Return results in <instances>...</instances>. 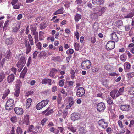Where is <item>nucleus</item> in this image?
<instances>
[{
    "mask_svg": "<svg viewBox=\"0 0 134 134\" xmlns=\"http://www.w3.org/2000/svg\"><path fill=\"white\" fill-rule=\"evenodd\" d=\"M18 0H12L11 3L12 5H14L18 2Z\"/></svg>",
    "mask_w": 134,
    "mask_h": 134,
    "instance_id": "69168bd1",
    "label": "nucleus"
},
{
    "mask_svg": "<svg viewBox=\"0 0 134 134\" xmlns=\"http://www.w3.org/2000/svg\"><path fill=\"white\" fill-rule=\"evenodd\" d=\"M9 22L10 21L9 20H7L5 21L4 24L3 29H4L5 28L7 27L8 26Z\"/></svg>",
    "mask_w": 134,
    "mask_h": 134,
    "instance_id": "a18cd8bd",
    "label": "nucleus"
},
{
    "mask_svg": "<svg viewBox=\"0 0 134 134\" xmlns=\"http://www.w3.org/2000/svg\"><path fill=\"white\" fill-rule=\"evenodd\" d=\"M115 47V43L114 41H109L106 46V49L108 51L113 49Z\"/></svg>",
    "mask_w": 134,
    "mask_h": 134,
    "instance_id": "39448f33",
    "label": "nucleus"
},
{
    "mask_svg": "<svg viewBox=\"0 0 134 134\" xmlns=\"http://www.w3.org/2000/svg\"><path fill=\"white\" fill-rule=\"evenodd\" d=\"M86 132V128L85 127H80L79 129V132L80 134H85Z\"/></svg>",
    "mask_w": 134,
    "mask_h": 134,
    "instance_id": "a878e982",
    "label": "nucleus"
},
{
    "mask_svg": "<svg viewBox=\"0 0 134 134\" xmlns=\"http://www.w3.org/2000/svg\"><path fill=\"white\" fill-rule=\"evenodd\" d=\"M14 75L13 74L8 76L7 78V81L8 83H10L12 82L14 79Z\"/></svg>",
    "mask_w": 134,
    "mask_h": 134,
    "instance_id": "a211bd4d",
    "label": "nucleus"
},
{
    "mask_svg": "<svg viewBox=\"0 0 134 134\" xmlns=\"http://www.w3.org/2000/svg\"><path fill=\"white\" fill-rule=\"evenodd\" d=\"M44 34V33L43 32L41 31L39 32V38L40 41L43 40V39L42 38V37L43 36Z\"/></svg>",
    "mask_w": 134,
    "mask_h": 134,
    "instance_id": "58836bf2",
    "label": "nucleus"
},
{
    "mask_svg": "<svg viewBox=\"0 0 134 134\" xmlns=\"http://www.w3.org/2000/svg\"><path fill=\"white\" fill-rule=\"evenodd\" d=\"M81 18V15L77 13L75 15L74 19L76 22H78Z\"/></svg>",
    "mask_w": 134,
    "mask_h": 134,
    "instance_id": "2f4dec72",
    "label": "nucleus"
},
{
    "mask_svg": "<svg viewBox=\"0 0 134 134\" xmlns=\"http://www.w3.org/2000/svg\"><path fill=\"white\" fill-rule=\"evenodd\" d=\"M85 91L82 87H79L77 89L76 95L77 97H81L85 94Z\"/></svg>",
    "mask_w": 134,
    "mask_h": 134,
    "instance_id": "0eeeda50",
    "label": "nucleus"
},
{
    "mask_svg": "<svg viewBox=\"0 0 134 134\" xmlns=\"http://www.w3.org/2000/svg\"><path fill=\"white\" fill-rule=\"evenodd\" d=\"M32 101V100L31 98H29L27 99L26 105V108H29L31 105Z\"/></svg>",
    "mask_w": 134,
    "mask_h": 134,
    "instance_id": "cd10ccee",
    "label": "nucleus"
},
{
    "mask_svg": "<svg viewBox=\"0 0 134 134\" xmlns=\"http://www.w3.org/2000/svg\"><path fill=\"white\" fill-rule=\"evenodd\" d=\"M45 24L44 23H43L41 24L40 25V27L41 29H43L45 28L44 26Z\"/></svg>",
    "mask_w": 134,
    "mask_h": 134,
    "instance_id": "0e129e2a",
    "label": "nucleus"
},
{
    "mask_svg": "<svg viewBox=\"0 0 134 134\" xmlns=\"http://www.w3.org/2000/svg\"><path fill=\"white\" fill-rule=\"evenodd\" d=\"M118 92V90L117 89H115L112 91L110 92V96L112 97L113 99H115L116 98V95Z\"/></svg>",
    "mask_w": 134,
    "mask_h": 134,
    "instance_id": "412c9836",
    "label": "nucleus"
},
{
    "mask_svg": "<svg viewBox=\"0 0 134 134\" xmlns=\"http://www.w3.org/2000/svg\"><path fill=\"white\" fill-rule=\"evenodd\" d=\"M116 24L118 26H122L123 25V23L122 21L119 20L116 22Z\"/></svg>",
    "mask_w": 134,
    "mask_h": 134,
    "instance_id": "a19ab883",
    "label": "nucleus"
},
{
    "mask_svg": "<svg viewBox=\"0 0 134 134\" xmlns=\"http://www.w3.org/2000/svg\"><path fill=\"white\" fill-rule=\"evenodd\" d=\"M16 58L18 60L20 59L16 64L17 67L18 69V71L20 72L21 70L24 66L26 63V60L24 57L22 56L21 54H19L17 55L16 57Z\"/></svg>",
    "mask_w": 134,
    "mask_h": 134,
    "instance_id": "f257e3e1",
    "label": "nucleus"
},
{
    "mask_svg": "<svg viewBox=\"0 0 134 134\" xmlns=\"http://www.w3.org/2000/svg\"><path fill=\"white\" fill-rule=\"evenodd\" d=\"M98 124L100 126L103 128H106L108 125V123L106 122L105 120L103 119H101L99 120Z\"/></svg>",
    "mask_w": 134,
    "mask_h": 134,
    "instance_id": "1a4fd4ad",
    "label": "nucleus"
},
{
    "mask_svg": "<svg viewBox=\"0 0 134 134\" xmlns=\"http://www.w3.org/2000/svg\"><path fill=\"white\" fill-rule=\"evenodd\" d=\"M70 73L71 74V76L72 79H73L75 77V71H74L73 70H70Z\"/></svg>",
    "mask_w": 134,
    "mask_h": 134,
    "instance_id": "de8ad7c7",
    "label": "nucleus"
},
{
    "mask_svg": "<svg viewBox=\"0 0 134 134\" xmlns=\"http://www.w3.org/2000/svg\"><path fill=\"white\" fill-rule=\"evenodd\" d=\"M91 63L90 61L88 60L83 61L81 63L82 68L84 70L89 69L91 67Z\"/></svg>",
    "mask_w": 134,
    "mask_h": 134,
    "instance_id": "20e7f679",
    "label": "nucleus"
},
{
    "mask_svg": "<svg viewBox=\"0 0 134 134\" xmlns=\"http://www.w3.org/2000/svg\"><path fill=\"white\" fill-rule=\"evenodd\" d=\"M20 94L19 89L18 88L16 89L14 93V95L16 97H18L19 96Z\"/></svg>",
    "mask_w": 134,
    "mask_h": 134,
    "instance_id": "49530a36",
    "label": "nucleus"
},
{
    "mask_svg": "<svg viewBox=\"0 0 134 134\" xmlns=\"http://www.w3.org/2000/svg\"><path fill=\"white\" fill-rule=\"evenodd\" d=\"M74 45L75 50L77 51L79 50V45L77 43H74Z\"/></svg>",
    "mask_w": 134,
    "mask_h": 134,
    "instance_id": "37998d69",
    "label": "nucleus"
},
{
    "mask_svg": "<svg viewBox=\"0 0 134 134\" xmlns=\"http://www.w3.org/2000/svg\"><path fill=\"white\" fill-rule=\"evenodd\" d=\"M53 112V109H50V108L48 107L45 110L42 112V114H44L46 116H48Z\"/></svg>",
    "mask_w": 134,
    "mask_h": 134,
    "instance_id": "ddd939ff",
    "label": "nucleus"
},
{
    "mask_svg": "<svg viewBox=\"0 0 134 134\" xmlns=\"http://www.w3.org/2000/svg\"><path fill=\"white\" fill-rule=\"evenodd\" d=\"M28 38L29 42L31 45H34V42L33 38L31 35L29 34L28 35Z\"/></svg>",
    "mask_w": 134,
    "mask_h": 134,
    "instance_id": "c756f323",
    "label": "nucleus"
},
{
    "mask_svg": "<svg viewBox=\"0 0 134 134\" xmlns=\"http://www.w3.org/2000/svg\"><path fill=\"white\" fill-rule=\"evenodd\" d=\"M20 24L18 23L16 24L15 27H14L12 31L14 32H17L20 28Z\"/></svg>",
    "mask_w": 134,
    "mask_h": 134,
    "instance_id": "bb28decb",
    "label": "nucleus"
},
{
    "mask_svg": "<svg viewBox=\"0 0 134 134\" xmlns=\"http://www.w3.org/2000/svg\"><path fill=\"white\" fill-rule=\"evenodd\" d=\"M120 59L121 61L124 62H125L126 59V55L124 54H123L120 57Z\"/></svg>",
    "mask_w": 134,
    "mask_h": 134,
    "instance_id": "4c0bfd02",
    "label": "nucleus"
},
{
    "mask_svg": "<svg viewBox=\"0 0 134 134\" xmlns=\"http://www.w3.org/2000/svg\"><path fill=\"white\" fill-rule=\"evenodd\" d=\"M111 36L112 38V39L113 40V41H114V42L115 41L116 42L118 41V36L116 32H113L111 34Z\"/></svg>",
    "mask_w": 134,
    "mask_h": 134,
    "instance_id": "f3484780",
    "label": "nucleus"
},
{
    "mask_svg": "<svg viewBox=\"0 0 134 134\" xmlns=\"http://www.w3.org/2000/svg\"><path fill=\"white\" fill-rule=\"evenodd\" d=\"M27 68L26 67H25L24 68L21 72V73L20 75V78H24L25 77V76L27 72Z\"/></svg>",
    "mask_w": 134,
    "mask_h": 134,
    "instance_id": "aec40b11",
    "label": "nucleus"
},
{
    "mask_svg": "<svg viewBox=\"0 0 134 134\" xmlns=\"http://www.w3.org/2000/svg\"><path fill=\"white\" fill-rule=\"evenodd\" d=\"M31 57H30L29 58L27 65V66H28L31 64Z\"/></svg>",
    "mask_w": 134,
    "mask_h": 134,
    "instance_id": "4d7b16f0",
    "label": "nucleus"
},
{
    "mask_svg": "<svg viewBox=\"0 0 134 134\" xmlns=\"http://www.w3.org/2000/svg\"><path fill=\"white\" fill-rule=\"evenodd\" d=\"M64 83V80H61L59 81V85L60 87H62L63 86Z\"/></svg>",
    "mask_w": 134,
    "mask_h": 134,
    "instance_id": "09e8293b",
    "label": "nucleus"
},
{
    "mask_svg": "<svg viewBox=\"0 0 134 134\" xmlns=\"http://www.w3.org/2000/svg\"><path fill=\"white\" fill-rule=\"evenodd\" d=\"M55 130V129L53 127H52L49 129V131L50 132H53L55 133L58 134L59 133V131L58 130H57V131L56 132L54 131Z\"/></svg>",
    "mask_w": 134,
    "mask_h": 134,
    "instance_id": "c03bdc74",
    "label": "nucleus"
},
{
    "mask_svg": "<svg viewBox=\"0 0 134 134\" xmlns=\"http://www.w3.org/2000/svg\"><path fill=\"white\" fill-rule=\"evenodd\" d=\"M80 115L77 113H74L72 114L71 119L74 121L79 119L80 118Z\"/></svg>",
    "mask_w": 134,
    "mask_h": 134,
    "instance_id": "9b49d317",
    "label": "nucleus"
},
{
    "mask_svg": "<svg viewBox=\"0 0 134 134\" xmlns=\"http://www.w3.org/2000/svg\"><path fill=\"white\" fill-rule=\"evenodd\" d=\"M107 102L108 104L110 105L112 104L113 103V100H112L110 98H108Z\"/></svg>",
    "mask_w": 134,
    "mask_h": 134,
    "instance_id": "864d4df0",
    "label": "nucleus"
},
{
    "mask_svg": "<svg viewBox=\"0 0 134 134\" xmlns=\"http://www.w3.org/2000/svg\"><path fill=\"white\" fill-rule=\"evenodd\" d=\"M29 116L28 115H26L24 116V122L26 124H28L29 120Z\"/></svg>",
    "mask_w": 134,
    "mask_h": 134,
    "instance_id": "f704fd0d",
    "label": "nucleus"
},
{
    "mask_svg": "<svg viewBox=\"0 0 134 134\" xmlns=\"http://www.w3.org/2000/svg\"><path fill=\"white\" fill-rule=\"evenodd\" d=\"M26 48V53L28 54L31 50V46L30 44L27 46Z\"/></svg>",
    "mask_w": 134,
    "mask_h": 134,
    "instance_id": "3c124183",
    "label": "nucleus"
},
{
    "mask_svg": "<svg viewBox=\"0 0 134 134\" xmlns=\"http://www.w3.org/2000/svg\"><path fill=\"white\" fill-rule=\"evenodd\" d=\"M134 15V13L133 12L129 13L126 16H124V18H130L133 17Z\"/></svg>",
    "mask_w": 134,
    "mask_h": 134,
    "instance_id": "c9c22d12",
    "label": "nucleus"
},
{
    "mask_svg": "<svg viewBox=\"0 0 134 134\" xmlns=\"http://www.w3.org/2000/svg\"><path fill=\"white\" fill-rule=\"evenodd\" d=\"M94 10V12L91 15L92 18L93 19H95L97 18L98 16H100L98 14V11H96Z\"/></svg>",
    "mask_w": 134,
    "mask_h": 134,
    "instance_id": "b1692460",
    "label": "nucleus"
},
{
    "mask_svg": "<svg viewBox=\"0 0 134 134\" xmlns=\"http://www.w3.org/2000/svg\"><path fill=\"white\" fill-rule=\"evenodd\" d=\"M10 120L13 123H15L16 121L17 118L16 117H13L10 119Z\"/></svg>",
    "mask_w": 134,
    "mask_h": 134,
    "instance_id": "603ef678",
    "label": "nucleus"
},
{
    "mask_svg": "<svg viewBox=\"0 0 134 134\" xmlns=\"http://www.w3.org/2000/svg\"><path fill=\"white\" fill-rule=\"evenodd\" d=\"M60 92L63 94V98H64L67 96V93L65 91L64 89L62 88L60 90Z\"/></svg>",
    "mask_w": 134,
    "mask_h": 134,
    "instance_id": "7c9ffc66",
    "label": "nucleus"
},
{
    "mask_svg": "<svg viewBox=\"0 0 134 134\" xmlns=\"http://www.w3.org/2000/svg\"><path fill=\"white\" fill-rule=\"evenodd\" d=\"M124 91V89L123 87H122L120 88L118 93L116 94V97H117L120 95H121L123 93Z\"/></svg>",
    "mask_w": 134,
    "mask_h": 134,
    "instance_id": "393cba45",
    "label": "nucleus"
},
{
    "mask_svg": "<svg viewBox=\"0 0 134 134\" xmlns=\"http://www.w3.org/2000/svg\"><path fill=\"white\" fill-rule=\"evenodd\" d=\"M49 101L48 100H42L38 103L36 106L37 110H40L46 106L48 103Z\"/></svg>",
    "mask_w": 134,
    "mask_h": 134,
    "instance_id": "7ed1b4c3",
    "label": "nucleus"
},
{
    "mask_svg": "<svg viewBox=\"0 0 134 134\" xmlns=\"http://www.w3.org/2000/svg\"><path fill=\"white\" fill-rule=\"evenodd\" d=\"M36 46L40 50H41L42 49L41 48V45L40 42H38L36 44Z\"/></svg>",
    "mask_w": 134,
    "mask_h": 134,
    "instance_id": "6e6d98bb",
    "label": "nucleus"
},
{
    "mask_svg": "<svg viewBox=\"0 0 134 134\" xmlns=\"http://www.w3.org/2000/svg\"><path fill=\"white\" fill-rule=\"evenodd\" d=\"M4 56L5 58L8 60L10 59L12 56V53L10 50H8L7 51Z\"/></svg>",
    "mask_w": 134,
    "mask_h": 134,
    "instance_id": "6ab92c4d",
    "label": "nucleus"
},
{
    "mask_svg": "<svg viewBox=\"0 0 134 134\" xmlns=\"http://www.w3.org/2000/svg\"><path fill=\"white\" fill-rule=\"evenodd\" d=\"M106 108L104 103L103 102H100L98 104L97 108V111L99 112H103Z\"/></svg>",
    "mask_w": 134,
    "mask_h": 134,
    "instance_id": "6e6552de",
    "label": "nucleus"
},
{
    "mask_svg": "<svg viewBox=\"0 0 134 134\" xmlns=\"http://www.w3.org/2000/svg\"><path fill=\"white\" fill-rule=\"evenodd\" d=\"M18 134H21L22 132L21 129L19 127H18L16 130Z\"/></svg>",
    "mask_w": 134,
    "mask_h": 134,
    "instance_id": "8fccbe9b",
    "label": "nucleus"
},
{
    "mask_svg": "<svg viewBox=\"0 0 134 134\" xmlns=\"http://www.w3.org/2000/svg\"><path fill=\"white\" fill-rule=\"evenodd\" d=\"M34 129V126L33 125H30L29 127L28 130L27 131V132H32L33 133H35V132L34 131H33L32 130H33Z\"/></svg>",
    "mask_w": 134,
    "mask_h": 134,
    "instance_id": "e433bc0d",
    "label": "nucleus"
},
{
    "mask_svg": "<svg viewBox=\"0 0 134 134\" xmlns=\"http://www.w3.org/2000/svg\"><path fill=\"white\" fill-rule=\"evenodd\" d=\"M124 66L125 70H128L131 68V64L129 62H126L124 64Z\"/></svg>",
    "mask_w": 134,
    "mask_h": 134,
    "instance_id": "4be33fe9",
    "label": "nucleus"
},
{
    "mask_svg": "<svg viewBox=\"0 0 134 134\" xmlns=\"http://www.w3.org/2000/svg\"><path fill=\"white\" fill-rule=\"evenodd\" d=\"M14 38L12 37L7 38L5 40L6 44L7 45H11L14 42Z\"/></svg>",
    "mask_w": 134,
    "mask_h": 134,
    "instance_id": "dca6fc26",
    "label": "nucleus"
},
{
    "mask_svg": "<svg viewBox=\"0 0 134 134\" xmlns=\"http://www.w3.org/2000/svg\"><path fill=\"white\" fill-rule=\"evenodd\" d=\"M129 93L131 95H134V87H132L130 88L129 91Z\"/></svg>",
    "mask_w": 134,
    "mask_h": 134,
    "instance_id": "ea45409f",
    "label": "nucleus"
},
{
    "mask_svg": "<svg viewBox=\"0 0 134 134\" xmlns=\"http://www.w3.org/2000/svg\"><path fill=\"white\" fill-rule=\"evenodd\" d=\"M5 77V74L3 72H0V82H2Z\"/></svg>",
    "mask_w": 134,
    "mask_h": 134,
    "instance_id": "72a5a7b5",
    "label": "nucleus"
},
{
    "mask_svg": "<svg viewBox=\"0 0 134 134\" xmlns=\"http://www.w3.org/2000/svg\"><path fill=\"white\" fill-rule=\"evenodd\" d=\"M55 74L54 72L53 71H52V70L50 72L49 74V76L52 77H54V75Z\"/></svg>",
    "mask_w": 134,
    "mask_h": 134,
    "instance_id": "bf43d9fd",
    "label": "nucleus"
},
{
    "mask_svg": "<svg viewBox=\"0 0 134 134\" xmlns=\"http://www.w3.org/2000/svg\"><path fill=\"white\" fill-rule=\"evenodd\" d=\"M52 60L55 62H60L61 60V59L59 56H57L52 57Z\"/></svg>",
    "mask_w": 134,
    "mask_h": 134,
    "instance_id": "473e14b6",
    "label": "nucleus"
},
{
    "mask_svg": "<svg viewBox=\"0 0 134 134\" xmlns=\"http://www.w3.org/2000/svg\"><path fill=\"white\" fill-rule=\"evenodd\" d=\"M104 0H92V3L94 5H97L103 4Z\"/></svg>",
    "mask_w": 134,
    "mask_h": 134,
    "instance_id": "2eb2a0df",
    "label": "nucleus"
},
{
    "mask_svg": "<svg viewBox=\"0 0 134 134\" xmlns=\"http://www.w3.org/2000/svg\"><path fill=\"white\" fill-rule=\"evenodd\" d=\"M118 123L119 125L121 128H122L123 127V125L122 124V122L121 121L119 120L118 122Z\"/></svg>",
    "mask_w": 134,
    "mask_h": 134,
    "instance_id": "13d9d810",
    "label": "nucleus"
},
{
    "mask_svg": "<svg viewBox=\"0 0 134 134\" xmlns=\"http://www.w3.org/2000/svg\"><path fill=\"white\" fill-rule=\"evenodd\" d=\"M133 76V73H129L127 74V76L128 77H130Z\"/></svg>",
    "mask_w": 134,
    "mask_h": 134,
    "instance_id": "e2e57ef3",
    "label": "nucleus"
},
{
    "mask_svg": "<svg viewBox=\"0 0 134 134\" xmlns=\"http://www.w3.org/2000/svg\"><path fill=\"white\" fill-rule=\"evenodd\" d=\"M14 111L16 114L19 115H21L23 113V109L20 108H15L14 109Z\"/></svg>",
    "mask_w": 134,
    "mask_h": 134,
    "instance_id": "f8f14e48",
    "label": "nucleus"
},
{
    "mask_svg": "<svg viewBox=\"0 0 134 134\" xmlns=\"http://www.w3.org/2000/svg\"><path fill=\"white\" fill-rule=\"evenodd\" d=\"M52 81L51 79L45 78L42 80L41 83L42 84H47L49 85H52Z\"/></svg>",
    "mask_w": 134,
    "mask_h": 134,
    "instance_id": "4468645a",
    "label": "nucleus"
},
{
    "mask_svg": "<svg viewBox=\"0 0 134 134\" xmlns=\"http://www.w3.org/2000/svg\"><path fill=\"white\" fill-rule=\"evenodd\" d=\"M38 53V52L36 51H35L34 52L33 54V58H35L36 57Z\"/></svg>",
    "mask_w": 134,
    "mask_h": 134,
    "instance_id": "052dcab7",
    "label": "nucleus"
},
{
    "mask_svg": "<svg viewBox=\"0 0 134 134\" xmlns=\"http://www.w3.org/2000/svg\"><path fill=\"white\" fill-rule=\"evenodd\" d=\"M34 92L32 91H30L28 92L26 94V95L28 96L29 95H32L33 94Z\"/></svg>",
    "mask_w": 134,
    "mask_h": 134,
    "instance_id": "338daca9",
    "label": "nucleus"
},
{
    "mask_svg": "<svg viewBox=\"0 0 134 134\" xmlns=\"http://www.w3.org/2000/svg\"><path fill=\"white\" fill-rule=\"evenodd\" d=\"M106 9L107 8L105 7H101V6H96L94 9L96 11H98V15L101 16L104 12Z\"/></svg>",
    "mask_w": 134,
    "mask_h": 134,
    "instance_id": "423d86ee",
    "label": "nucleus"
},
{
    "mask_svg": "<svg viewBox=\"0 0 134 134\" xmlns=\"http://www.w3.org/2000/svg\"><path fill=\"white\" fill-rule=\"evenodd\" d=\"M63 8H62L61 9H59L53 13L54 15H57L59 14H62L63 13Z\"/></svg>",
    "mask_w": 134,
    "mask_h": 134,
    "instance_id": "c85d7f7f",
    "label": "nucleus"
},
{
    "mask_svg": "<svg viewBox=\"0 0 134 134\" xmlns=\"http://www.w3.org/2000/svg\"><path fill=\"white\" fill-rule=\"evenodd\" d=\"M108 81L107 80H104L102 81V84L106 87H108Z\"/></svg>",
    "mask_w": 134,
    "mask_h": 134,
    "instance_id": "79ce46f5",
    "label": "nucleus"
},
{
    "mask_svg": "<svg viewBox=\"0 0 134 134\" xmlns=\"http://www.w3.org/2000/svg\"><path fill=\"white\" fill-rule=\"evenodd\" d=\"M14 100L11 98H9L7 101L5 107L6 110H10L14 106Z\"/></svg>",
    "mask_w": 134,
    "mask_h": 134,
    "instance_id": "f03ea898",
    "label": "nucleus"
},
{
    "mask_svg": "<svg viewBox=\"0 0 134 134\" xmlns=\"http://www.w3.org/2000/svg\"><path fill=\"white\" fill-rule=\"evenodd\" d=\"M70 130L73 132L75 133L76 131V129L75 127H71L70 129Z\"/></svg>",
    "mask_w": 134,
    "mask_h": 134,
    "instance_id": "774afa93",
    "label": "nucleus"
},
{
    "mask_svg": "<svg viewBox=\"0 0 134 134\" xmlns=\"http://www.w3.org/2000/svg\"><path fill=\"white\" fill-rule=\"evenodd\" d=\"M31 33L35 36H38V32L36 31V27H32L31 28Z\"/></svg>",
    "mask_w": 134,
    "mask_h": 134,
    "instance_id": "5701e85b",
    "label": "nucleus"
},
{
    "mask_svg": "<svg viewBox=\"0 0 134 134\" xmlns=\"http://www.w3.org/2000/svg\"><path fill=\"white\" fill-rule=\"evenodd\" d=\"M11 70L14 73V75L16 74V72L17 70V69L16 68L12 67L11 69Z\"/></svg>",
    "mask_w": 134,
    "mask_h": 134,
    "instance_id": "680f3d73",
    "label": "nucleus"
},
{
    "mask_svg": "<svg viewBox=\"0 0 134 134\" xmlns=\"http://www.w3.org/2000/svg\"><path fill=\"white\" fill-rule=\"evenodd\" d=\"M6 58H4L2 60L1 63H0V67L1 66L2 67H3V65L4 64V62H5L6 59Z\"/></svg>",
    "mask_w": 134,
    "mask_h": 134,
    "instance_id": "5fc2aeb1",
    "label": "nucleus"
},
{
    "mask_svg": "<svg viewBox=\"0 0 134 134\" xmlns=\"http://www.w3.org/2000/svg\"><path fill=\"white\" fill-rule=\"evenodd\" d=\"M120 108L122 111L126 112L130 111L131 108L130 106L127 104L121 105Z\"/></svg>",
    "mask_w": 134,
    "mask_h": 134,
    "instance_id": "9d476101",
    "label": "nucleus"
}]
</instances>
